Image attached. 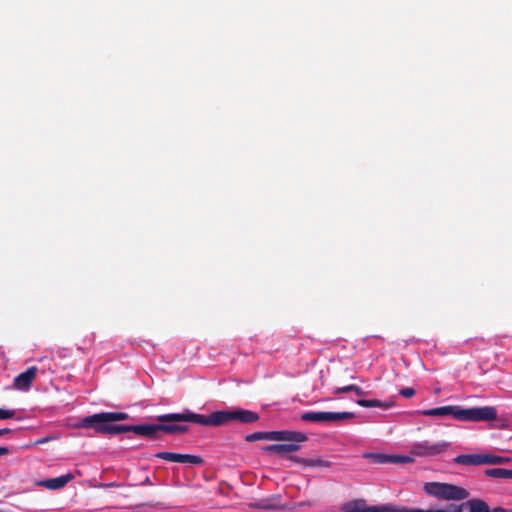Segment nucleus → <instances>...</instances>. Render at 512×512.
I'll list each match as a JSON object with an SVG mask.
<instances>
[{
	"label": "nucleus",
	"instance_id": "6",
	"mask_svg": "<svg viewBox=\"0 0 512 512\" xmlns=\"http://www.w3.org/2000/svg\"><path fill=\"white\" fill-rule=\"evenodd\" d=\"M392 505L367 506L364 499H354L344 503L341 507L342 512H392Z\"/></svg>",
	"mask_w": 512,
	"mask_h": 512
},
{
	"label": "nucleus",
	"instance_id": "26",
	"mask_svg": "<svg viewBox=\"0 0 512 512\" xmlns=\"http://www.w3.org/2000/svg\"><path fill=\"white\" fill-rule=\"evenodd\" d=\"M463 505L450 504L444 509H432V512H462Z\"/></svg>",
	"mask_w": 512,
	"mask_h": 512
},
{
	"label": "nucleus",
	"instance_id": "2",
	"mask_svg": "<svg viewBox=\"0 0 512 512\" xmlns=\"http://www.w3.org/2000/svg\"><path fill=\"white\" fill-rule=\"evenodd\" d=\"M424 491L429 496L443 500H464L469 497V492L466 489L442 482L425 483Z\"/></svg>",
	"mask_w": 512,
	"mask_h": 512
},
{
	"label": "nucleus",
	"instance_id": "32",
	"mask_svg": "<svg viewBox=\"0 0 512 512\" xmlns=\"http://www.w3.org/2000/svg\"><path fill=\"white\" fill-rule=\"evenodd\" d=\"M10 432H11V429H9V428L0 429V436H4Z\"/></svg>",
	"mask_w": 512,
	"mask_h": 512
},
{
	"label": "nucleus",
	"instance_id": "4",
	"mask_svg": "<svg viewBox=\"0 0 512 512\" xmlns=\"http://www.w3.org/2000/svg\"><path fill=\"white\" fill-rule=\"evenodd\" d=\"M497 418V411L494 407H474L464 409L459 406L456 419L460 421H493Z\"/></svg>",
	"mask_w": 512,
	"mask_h": 512
},
{
	"label": "nucleus",
	"instance_id": "28",
	"mask_svg": "<svg viewBox=\"0 0 512 512\" xmlns=\"http://www.w3.org/2000/svg\"><path fill=\"white\" fill-rule=\"evenodd\" d=\"M415 390L411 387L402 388L399 391V394L403 397L410 398L415 395Z\"/></svg>",
	"mask_w": 512,
	"mask_h": 512
},
{
	"label": "nucleus",
	"instance_id": "9",
	"mask_svg": "<svg viewBox=\"0 0 512 512\" xmlns=\"http://www.w3.org/2000/svg\"><path fill=\"white\" fill-rule=\"evenodd\" d=\"M364 457L375 464H405L413 461V458L410 456L384 453H365Z\"/></svg>",
	"mask_w": 512,
	"mask_h": 512
},
{
	"label": "nucleus",
	"instance_id": "30",
	"mask_svg": "<svg viewBox=\"0 0 512 512\" xmlns=\"http://www.w3.org/2000/svg\"><path fill=\"white\" fill-rule=\"evenodd\" d=\"M351 392H354L358 396H364L366 392L358 385L351 384Z\"/></svg>",
	"mask_w": 512,
	"mask_h": 512
},
{
	"label": "nucleus",
	"instance_id": "27",
	"mask_svg": "<svg viewBox=\"0 0 512 512\" xmlns=\"http://www.w3.org/2000/svg\"><path fill=\"white\" fill-rule=\"evenodd\" d=\"M392 512H432V509L429 510H423V509H413V508H396L393 506Z\"/></svg>",
	"mask_w": 512,
	"mask_h": 512
},
{
	"label": "nucleus",
	"instance_id": "14",
	"mask_svg": "<svg viewBox=\"0 0 512 512\" xmlns=\"http://www.w3.org/2000/svg\"><path fill=\"white\" fill-rule=\"evenodd\" d=\"M463 506L469 507L468 512H512V509H505L503 507H496L490 510L488 504L479 498L469 499Z\"/></svg>",
	"mask_w": 512,
	"mask_h": 512
},
{
	"label": "nucleus",
	"instance_id": "23",
	"mask_svg": "<svg viewBox=\"0 0 512 512\" xmlns=\"http://www.w3.org/2000/svg\"><path fill=\"white\" fill-rule=\"evenodd\" d=\"M485 475L491 478L512 479V469L490 468L485 470Z\"/></svg>",
	"mask_w": 512,
	"mask_h": 512
},
{
	"label": "nucleus",
	"instance_id": "16",
	"mask_svg": "<svg viewBox=\"0 0 512 512\" xmlns=\"http://www.w3.org/2000/svg\"><path fill=\"white\" fill-rule=\"evenodd\" d=\"M285 444H271L263 447V451L277 455L294 453L300 449V442L289 441Z\"/></svg>",
	"mask_w": 512,
	"mask_h": 512
},
{
	"label": "nucleus",
	"instance_id": "29",
	"mask_svg": "<svg viewBox=\"0 0 512 512\" xmlns=\"http://www.w3.org/2000/svg\"><path fill=\"white\" fill-rule=\"evenodd\" d=\"M14 415H15L14 410H6V409L0 408V419H10V418H13Z\"/></svg>",
	"mask_w": 512,
	"mask_h": 512
},
{
	"label": "nucleus",
	"instance_id": "13",
	"mask_svg": "<svg viewBox=\"0 0 512 512\" xmlns=\"http://www.w3.org/2000/svg\"><path fill=\"white\" fill-rule=\"evenodd\" d=\"M131 432L150 440L159 439V424L131 425Z\"/></svg>",
	"mask_w": 512,
	"mask_h": 512
},
{
	"label": "nucleus",
	"instance_id": "35",
	"mask_svg": "<svg viewBox=\"0 0 512 512\" xmlns=\"http://www.w3.org/2000/svg\"><path fill=\"white\" fill-rule=\"evenodd\" d=\"M44 442H46V440H45V439H42V440L37 441V443H44Z\"/></svg>",
	"mask_w": 512,
	"mask_h": 512
},
{
	"label": "nucleus",
	"instance_id": "21",
	"mask_svg": "<svg viewBox=\"0 0 512 512\" xmlns=\"http://www.w3.org/2000/svg\"><path fill=\"white\" fill-rule=\"evenodd\" d=\"M356 403L365 408L379 407L382 409H389L394 406L393 401H381V400H366V399H358Z\"/></svg>",
	"mask_w": 512,
	"mask_h": 512
},
{
	"label": "nucleus",
	"instance_id": "18",
	"mask_svg": "<svg viewBox=\"0 0 512 512\" xmlns=\"http://www.w3.org/2000/svg\"><path fill=\"white\" fill-rule=\"evenodd\" d=\"M287 459L291 462H294V463H297V464H301L305 467H324V468H329L331 466V462L330 461H327V460H323V459H320V458H317V459H307V458H302V457H299V456H295V455H289L287 457Z\"/></svg>",
	"mask_w": 512,
	"mask_h": 512
},
{
	"label": "nucleus",
	"instance_id": "17",
	"mask_svg": "<svg viewBox=\"0 0 512 512\" xmlns=\"http://www.w3.org/2000/svg\"><path fill=\"white\" fill-rule=\"evenodd\" d=\"M454 462L466 466H479L486 464V454H461L454 458Z\"/></svg>",
	"mask_w": 512,
	"mask_h": 512
},
{
	"label": "nucleus",
	"instance_id": "25",
	"mask_svg": "<svg viewBox=\"0 0 512 512\" xmlns=\"http://www.w3.org/2000/svg\"><path fill=\"white\" fill-rule=\"evenodd\" d=\"M510 459L494 454H486V464L497 465L509 462Z\"/></svg>",
	"mask_w": 512,
	"mask_h": 512
},
{
	"label": "nucleus",
	"instance_id": "10",
	"mask_svg": "<svg viewBox=\"0 0 512 512\" xmlns=\"http://www.w3.org/2000/svg\"><path fill=\"white\" fill-rule=\"evenodd\" d=\"M82 428H93L97 433L104 435H114L120 433L131 432V425H119L113 422H93L89 426H81Z\"/></svg>",
	"mask_w": 512,
	"mask_h": 512
},
{
	"label": "nucleus",
	"instance_id": "7",
	"mask_svg": "<svg viewBox=\"0 0 512 512\" xmlns=\"http://www.w3.org/2000/svg\"><path fill=\"white\" fill-rule=\"evenodd\" d=\"M155 457H157L159 459H163L165 461H169V462L191 464V465H196V466H200L204 463V459L201 456L192 455V454H181V453H174V452H158L155 454Z\"/></svg>",
	"mask_w": 512,
	"mask_h": 512
},
{
	"label": "nucleus",
	"instance_id": "34",
	"mask_svg": "<svg viewBox=\"0 0 512 512\" xmlns=\"http://www.w3.org/2000/svg\"><path fill=\"white\" fill-rule=\"evenodd\" d=\"M106 487H117L118 484L115 483V482H111V483H108V484H105Z\"/></svg>",
	"mask_w": 512,
	"mask_h": 512
},
{
	"label": "nucleus",
	"instance_id": "31",
	"mask_svg": "<svg viewBox=\"0 0 512 512\" xmlns=\"http://www.w3.org/2000/svg\"><path fill=\"white\" fill-rule=\"evenodd\" d=\"M351 392V384L343 387H338L334 390V394H341Z\"/></svg>",
	"mask_w": 512,
	"mask_h": 512
},
{
	"label": "nucleus",
	"instance_id": "5",
	"mask_svg": "<svg viewBox=\"0 0 512 512\" xmlns=\"http://www.w3.org/2000/svg\"><path fill=\"white\" fill-rule=\"evenodd\" d=\"M448 442L431 443L427 440L414 443L411 452L419 457L436 456L447 450Z\"/></svg>",
	"mask_w": 512,
	"mask_h": 512
},
{
	"label": "nucleus",
	"instance_id": "33",
	"mask_svg": "<svg viewBox=\"0 0 512 512\" xmlns=\"http://www.w3.org/2000/svg\"><path fill=\"white\" fill-rule=\"evenodd\" d=\"M9 453V449L7 447H0V456L6 455Z\"/></svg>",
	"mask_w": 512,
	"mask_h": 512
},
{
	"label": "nucleus",
	"instance_id": "19",
	"mask_svg": "<svg viewBox=\"0 0 512 512\" xmlns=\"http://www.w3.org/2000/svg\"><path fill=\"white\" fill-rule=\"evenodd\" d=\"M159 430L167 434H184L189 431V427L184 424H177L176 421H159Z\"/></svg>",
	"mask_w": 512,
	"mask_h": 512
},
{
	"label": "nucleus",
	"instance_id": "8",
	"mask_svg": "<svg viewBox=\"0 0 512 512\" xmlns=\"http://www.w3.org/2000/svg\"><path fill=\"white\" fill-rule=\"evenodd\" d=\"M128 418L129 415L125 412H101L84 417L79 426H89L93 422H117Z\"/></svg>",
	"mask_w": 512,
	"mask_h": 512
},
{
	"label": "nucleus",
	"instance_id": "24",
	"mask_svg": "<svg viewBox=\"0 0 512 512\" xmlns=\"http://www.w3.org/2000/svg\"><path fill=\"white\" fill-rule=\"evenodd\" d=\"M352 412H327V422H338L345 419L354 418Z\"/></svg>",
	"mask_w": 512,
	"mask_h": 512
},
{
	"label": "nucleus",
	"instance_id": "3",
	"mask_svg": "<svg viewBox=\"0 0 512 512\" xmlns=\"http://www.w3.org/2000/svg\"><path fill=\"white\" fill-rule=\"evenodd\" d=\"M245 440L247 442H255L258 440L306 442L308 437L304 432L292 430L259 431L248 434Z\"/></svg>",
	"mask_w": 512,
	"mask_h": 512
},
{
	"label": "nucleus",
	"instance_id": "20",
	"mask_svg": "<svg viewBox=\"0 0 512 512\" xmlns=\"http://www.w3.org/2000/svg\"><path fill=\"white\" fill-rule=\"evenodd\" d=\"M459 410V406H442V407H436L428 410H424L422 412L425 416H452L456 419V413Z\"/></svg>",
	"mask_w": 512,
	"mask_h": 512
},
{
	"label": "nucleus",
	"instance_id": "1",
	"mask_svg": "<svg viewBox=\"0 0 512 512\" xmlns=\"http://www.w3.org/2000/svg\"><path fill=\"white\" fill-rule=\"evenodd\" d=\"M157 421H191V423L200 424L203 426H221L230 421L236 420L241 423H254L259 420V415L256 412L244 409H237L234 411H215L210 415H203L194 413L185 409L182 413H167L161 414L156 417Z\"/></svg>",
	"mask_w": 512,
	"mask_h": 512
},
{
	"label": "nucleus",
	"instance_id": "12",
	"mask_svg": "<svg viewBox=\"0 0 512 512\" xmlns=\"http://www.w3.org/2000/svg\"><path fill=\"white\" fill-rule=\"evenodd\" d=\"M38 368L36 366L29 367L25 372L20 373L14 379V387L18 390H27L31 387L36 377Z\"/></svg>",
	"mask_w": 512,
	"mask_h": 512
},
{
	"label": "nucleus",
	"instance_id": "22",
	"mask_svg": "<svg viewBox=\"0 0 512 512\" xmlns=\"http://www.w3.org/2000/svg\"><path fill=\"white\" fill-rule=\"evenodd\" d=\"M301 420L306 421V422H327V412L326 411L304 412L301 415Z\"/></svg>",
	"mask_w": 512,
	"mask_h": 512
},
{
	"label": "nucleus",
	"instance_id": "15",
	"mask_svg": "<svg viewBox=\"0 0 512 512\" xmlns=\"http://www.w3.org/2000/svg\"><path fill=\"white\" fill-rule=\"evenodd\" d=\"M74 479V475L72 473H67L65 475L50 478L46 480H42L38 482L39 486L45 487L49 490H58L65 487L71 480Z\"/></svg>",
	"mask_w": 512,
	"mask_h": 512
},
{
	"label": "nucleus",
	"instance_id": "11",
	"mask_svg": "<svg viewBox=\"0 0 512 512\" xmlns=\"http://www.w3.org/2000/svg\"><path fill=\"white\" fill-rule=\"evenodd\" d=\"M281 495L274 494L267 498L260 499L256 502L249 503L251 509L269 510V511H283L287 510V506L280 503Z\"/></svg>",
	"mask_w": 512,
	"mask_h": 512
}]
</instances>
